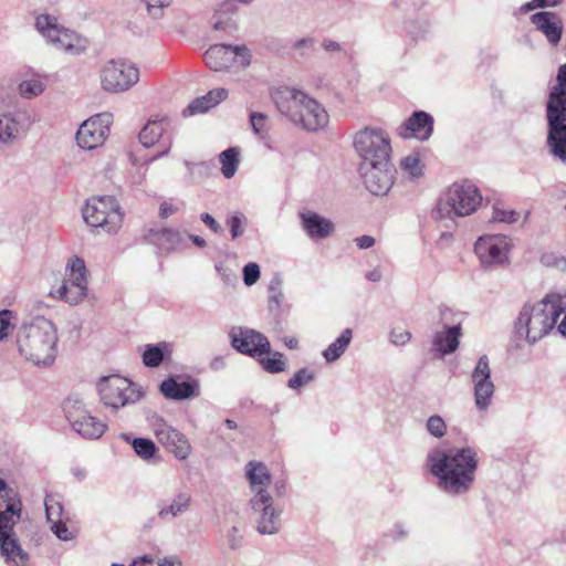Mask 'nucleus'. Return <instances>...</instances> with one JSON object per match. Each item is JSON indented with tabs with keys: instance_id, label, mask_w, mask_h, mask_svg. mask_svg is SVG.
Wrapping results in <instances>:
<instances>
[{
	"instance_id": "nucleus-1",
	"label": "nucleus",
	"mask_w": 566,
	"mask_h": 566,
	"mask_svg": "<svg viewBox=\"0 0 566 566\" xmlns=\"http://www.w3.org/2000/svg\"><path fill=\"white\" fill-rule=\"evenodd\" d=\"M478 464V453L471 447L434 448L427 457L439 490L450 496L464 495L472 489Z\"/></svg>"
},
{
	"instance_id": "nucleus-2",
	"label": "nucleus",
	"mask_w": 566,
	"mask_h": 566,
	"mask_svg": "<svg viewBox=\"0 0 566 566\" xmlns=\"http://www.w3.org/2000/svg\"><path fill=\"white\" fill-rule=\"evenodd\" d=\"M562 313L564 303L558 293H548L537 302H526L514 321V333L517 338L535 345L555 328Z\"/></svg>"
},
{
	"instance_id": "nucleus-3",
	"label": "nucleus",
	"mask_w": 566,
	"mask_h": 566,
	"mask_svg": "<svg viewBox=\"0 0 566 566\" xmlns=\"http://www.w3.org/2000/svg\"><path fill=\"white\" fill-rule=\"evenodd\" d=\"M271 97L282 115L307 132H317L328 124L324 106L300 90L280 86L271 92Z\"/></svg>"
},
{
	"instance_id": "nucleus-4",
	"label": "nucleus",
	"mask_w": 566,
	"mask_h": 566,
	"mask_svg": "<svg viewBox=\"0 0 566 566\" xmlns=\"http://www.w3.org/2000/svg\"><path fill=\"white\" fill-rule=\"evenodd\" d=\"M57 332L54 324L36 316L24 322L17 333L19 354L29 363L39 366H51L56 357Z\"/></svg>"
},
{
	"instance_id": "nucleus-5",
	"label": "nucleus",
	"mask_w": 566,
	"mask_h": 566,
	"mask_svg": "<svg viewBox=\"0 0 566 566\" xmlns=\"http://www.w3.org/2000/svg\"><path fill=\"white\" fill-rule=\"evenodd\" d=\"M21 517L18 494L0 479V554L8 564L25 566L29 555L14 536L13 527Z\"/></svg>"
},
{
	"instance_id": "nucleus-6",
	"label": "nucleus",
	"mask_w": 566,
	"mask_h": 566,
	"mask_svg": "<svg viewBox=\"0 0 566 566\" xmlns=\"http://www.w3.org/2000/svg\"><path fill=\"white\" fill-rule=\"evenodd\" d=\"M482 196L475 185L470 181L454 182L439 198L432 210L436 220H451L455 217L472 214L481 205Z\"/></svg>"
},
{
	"instance_id": "nucleus-7",
	"label": "nucleus",
	"mask_w": 566,
	"mask_h": 566,
	"mask_svg": "<svg viewBox=\"0 0 566 566\" xmlns=\"http://www.w3.org/2000/svg\"><path fill=\"white\" fill-rule=\"evenodd\" d=\"M88 292V277L85 262L80 256L67 260L65 274L57 286L52 287L50 295L70 305L81 303Z\"/></svg>"
},
{
	"instance_id": "nucleus-8",
	"label": "nucleus",
	"mask_w": 566,
	"mask_h": 566,
	"mask_svg": "<svg viewBox=\"0 0 566 566\" xmlns=\"http://www.w3.org/2000/svg\"><path fill=\"white\" fill-rule=\"evenodd\" d=\"M354 148L360 158L359 165L391 161L389 135L381 128L365 127L354 137Z\"/></svg>"
},
{
	"instance_id": "nucleus-9",
	"label": "nucleus",
	"mask_w": 566,
	"mask_h": 566,
	"mask_svg": "<svg viewBox=\"0 0 566 566\" xmlns=\"http://www.w3.org/2000/svg\"><path fill=\"white\" fill-rule=\"evenodd\" d=\"M36 31L56 50L70 55H80L87 50V41L74 31L65 29L57 23L51 14H39L35 18Z\"/></svg>"
},
{
	"instance_id": "nucleus-10",
	"label": "nucleus",
	"mask_w": 566,
	"mask_h": 566,
	"mask_svg": "<svg viewBox=\"0 0 566 566\" xmlns=\"http://www.w3.org/2000/svg\"><path fill=\"white\" fill-rule=\"evenodd\" d=\"M85 222L106 233H116L123 223V213L116 199L112 196H96L87 199L83 208Z\"/></svg>"
},
{
	"instance_id": "nucleus-11",
	"label": "nucleus",
	"mask_w": 566,
	"mask_h": 566,
	"mask_svg": "<svg viewBox=\"0 0 566 566\" xmlns=\"http://www.w3.org/2000/svg\"><path fill=\"white\" fill-rule=\"evenodd\" d=\"M99 84L107 93L119 94L134 87L140 77L139 69L125 59H111L98 71Z\"/></svg>"
},
{
	"instance_id": "nucleus-12",
	"label": "nucleus",
	"mask_w": 566,
	"mask_h": 566,
	"mask_svg": "<svg viewBox=\"0 0 566 566\" xmlns=\"http://www.w3.org/2000/svg\"><path fill=\"white\" fill-rule=\"evenodd\" d=\"M97 390L104 406L113 410H118L140 399V391L137 387L119 375L103 377L97 384Z\"/></svg>"
},
{
	"instance_id": "nucleus-13",
	"label": "nucleus",
	"mask_w": 566,
	"mask_h": 566,
	"mask_svg": "<svg viewBox=\"0 0 566 566\" xmlns=\"http://www.w3.org/2000/svg\"><path fill=\"white\" fill-rule=\"evenodd\" d=\"M249 505L259 534L274 535L280 532L283 507L275 503L272 495L250 497Z\"/></svg>"
},
{
	"instance_id": "nucleus-14",
	"label": "nucleus",
	"mask_w": 566,
	"mask_h": 566,
	"mask_svg": "<svg viewBox=\"0 0 566 566\" xmlns=\"http://www.w3.org/2000/svg\"><path fill=\"white\" fill-rule=\"evenodd\" d=\"M473 385V398L475 408L480 412H485L493 403L495 385L491 378L490 359L482 355L471 373Z\"/></svg>"
},
{
	"instance_id": "nucleus-15",
	"label": "nucleus",
	"mask_w": 566,
	"mask_h": 566,
	"mask_svg": "<svg viewBox=\"0 0 566 566\" xmlns=\"http://www.w3.org/2000/svg\"><path fill=\"white\" fill-rule=\"evenodd\" d=\"M231 346L249 357H261L271 353V344L262 333L242 326H233L229 332Z\"/></svg>"
},
{
	"instance_id": "nucleus-16",
	"label": "nucleus",
	"mask_w": 566,
	"mask_h": 566,
	"mask_svg": "<svg viewBox=\"0 0 566 566\" xmlns=\"http://www.w3.org/2000/svg\"><path fill=\"white\" fill-rule=\"evenodd\" d=\"M365 188L374 196L387 195L395 182L396 169L391 161L358 165Z\"/></svg>"
},
{
	"instance_id": "nucleus-17",
	"label": "nucleus",
	"mask_w": 566,
	"mask_h": 566,
	"mask_svg": "<svg viewBox=\"0 0 566 566\" xmlns=\"http://www.w3.org/2000/svg\"><path fill=\"white\" fill-rule=\"evenodd\" d=\"M31 123L23 109H0V148L10 147L25 136Z\"/></svg>"
},
{
	"instance_id": "nucleus-18",
	"label": "nucleus",
	"mask_w": 566,
	"mask_h": 566,
	"mask_svg": "<svg viewBox=\"0 0 566 566\" xmlns=\"http://www.w3.org/2000/svg\"><path fill=\"white\" fill-rule=\"evenodd\" d=\"M509 239L492 234L480 237L474 244V252L483 266L502 265L509 261Z\"/></svg>"
},
{
	"instance_id": "nucleus-19",
	"label": "nucleus",
	"mask_w": 566,
	"mask_h": 566,
	"mask_svg": "<svg viewBox=\"0 0 566 566\" xmlns=\"http://www.w3.org/2000/svg\"><path fill=\"white\" fill-rule=\"evenodd\" d=\"M112 115L102 113L85 120L76 133L77 145L83 149H94L101 146L109 134Z\"/></svg>"
},
{
	"instance_id": "nucleus-20",
	"label": "nucleus",
	"mask_w": 566,
	"mask_h": 566,
	"mask_svg": "<svg viewBox=\"0 0 566 566\" xmlns=\"http://www.w3.org/2000/svg\"><path fill=\"white\" fill-rule=\"evenodd\" d=\"M151 428L156 439L167 451L179 460L188 458L191 447L180 431L166 423L161 418H155Z\"/></svg>"
},
{
	"instance_id": "nucleus-21",
	"label": "nucleus",
	"mask_w": 566,
	"mask_h": 566,
	"mask_svg": "<svg viewBox=\"0 0 566 566\" xmlns=\"http://www.w3.org/2000/svg\"><path fill=\"white\" fill-rule=\"evenodd\" d=\"M252 54L247 45L214 43V72L228 69L244 70L251 64Z\"/></svg>"
},
{
	"instance_id": "nucleus-22",
	"label": "nucleus",
	"mask_w": 566,
	"mask_h": 566,
	"mask_svg": "<svg viewBox=\"0 0 566 566\" xmlns=\"http://www.w3.org/2000/svg\"><path fill=\"white\" fill-rule=\"evenodd\" d=\"M532 24L539 31L549 43L551 46L556 48L563 36V22L560 17L553 11H538L530 18Z\"/></svg>"
},
{
	"instance_id": "nucleus-23",
	"label": "nucleus",
	"mask_w": 566,
	"mask_h": 566,
	"mask_svg": "<svg viewBox=\"0 0 566 566\" xmlns=\"http://www.w3.org/2000/svg\"><path fill=\"white\" fill-rule=\"evenodd\" d=\"M397 132L402 138L427 140L433 133V117L424 111H416L398 127Z\"/></svg>"
},
{
	"instance_id": "nucleus-24",
	"label": "nucleus",
	"mask_w": 566,
	"mask_h": 566,
	"mask_svg": "<svg viewBox=\"0 0 566 566\" xmlns=\"http://www.w3.org/2000/svg\"><path fill=\"white\" fill-rule=\"evenodd\" d=\"M547 144L552 154L566 165V114H546Z\"/></svg>"
},
{
	"instance_id": "nucleus-25",
	"label": "nucleus",
	"mask_w": 566,
	"mask_h": 566,
	"mask_svg": "<svg viewBox=\"0 0 566 566\" xmlns=\"http://www.w3.org/2000/svg\"><path fill=\"white\" fill-rule=\"evenodd\" d=\"M244 470L250 497L272 495L269 491V486L272 483V475L265 463L252 460L245 464Z\"/></svg>"
},
{
	"instance_id": "nucleus-26",
	"label": "nucleus",
	"mask_w": 566,
	"mask_h": 566,
	"mask_svg": "<svg viewBox=\"0 0 566 566\" xmlns=\"http://www.w3.org/2000/svg\"><path fill=\"white\" fill-rule=\"evenodd\" d=\"M302 229L312 240H323L328 238L335 230L332 220L321 216L315 211H303L298 213Z\"/></svg>"
},
{
	"instance_id": "nucleus-27",
	"label": "nucleus",
	"mask_w": 566,
	"mask_h": 566,
	"mask_svg": "<svg viewBox=\"0 0 566 566\" xmlns=\"http://www.w3.org/2000/svg\"><path fill=\"white\" fill-rule=\"evenodd\" d=\"M461 325L444 326L440 332H437L432 338V350L439 354L440 357L454 353L460 343Z\"/></svg>"
},
{
	"instance_id": "nucleus-28",
	"label": "nucleus",
	"mask_w": 566,
	"mask_h": 566,
	"mask_svg": "<svg viewBox=\"0 0 566 566\" xmlns=\"http://www.w3.org/2000/svg\"><path fill=\"white\" fill-rule=\"evenodd\" d=\"M554 85L546 103V114H566V64L558 67Z\"/></svg>"
},
{
	"instance_id": "nucleus-29",
	"label": "nucleus",
	"mask_w": 566,
	"mask_h": 566,
	"mask_svg": "<svg viewBox=\"0 0 566 566\" xmlns=\"http://www.w3.org/2000/svg\"><path fill=\"white\" fill-rule=\"evenodd\" d=\"M197 387L196 381H178L175 377H168L159 385V391L166 399L185 400L196 396Z\"/></svg>"
},
{
	"instance_id": "nucleus-30",
	"label": "nucleus",
	"mask_w": 566,
	"mask_h": 566,
	"mask_svg": "<svg viewBox=\"0 0 566 566\" xmlns=\"http://www.w3.org/2000/svg\"><path fill=\"white\" fill-rule=\"evenodd\" d=\"M191 504V495L187 492L177 493L170 502H161L157 504L158 517L161 520H170L186 513Z\"/></svg>"
},
{
	"instance_id": "nucleus-31",
	"label": "nucleus",
	"mask_w": 566,
	"mask_h": 566,
	"mask_svg": "<svg viewBox=\"0 0 566 566\" xmlns=\"http://www.w3.org/2000/svg\"><path fill=\"white\" fill-rule=\"evenodd\" d=\"M202 146L195 144L189 153V159L185 161L193 180H202L210 175V166L207 161L202 160Z\"/></svg>"
},
{
	"instance_id": "nucleus-32",
	"label": "nucleus",
	"mask_w": 566,
	"mask_h": 566,
	"mask_svg": "<svg viewBox=\"0 0 566 566\" xmlns=\"http://www.w3.org/2000/svg\"><path fill=\"white\" fill-rule=\"evenodd\" d=\"M171 353L172 347L169 343L148 344L142 355L143 364L150 368L158 367L165 359L170 358Z\"/></svg>"
},
{
	"instance_id": "nucleus-33",
	"label": "nucleus",
	"mask_w": 566,
	"mask_h": 566,
	"mask_svg": "<svg viewBox=\"0 0 566 566\" xmlns=\"http://www.w3.org/2000/svg\"><path fill=\"white\" fill-rule=\"evenodd\" d=\"M73 430L85 439H98L105 430L106 424L88 413L72 426Z\"/></svg>"
},
{
	"instance_id": "nucleus-34",
	"label": "nucleus",
	"mask_w": 566,
	"mask_h": 566,
	"mask_svg": "<svg viewBox=\"0 0 566 566\" xmlns=\"http://www.w3.org/2000/svg\"><path fill=\"white\" fill-rule=\"evenodd\" d=\"M352 339L353 329L345 328L340 335L323 350L322 356L327 363L338 360L350 345Z\"/></svg>"
},
{
	"instance_id": "nucleus-35",
	"label": "nucleus",
	"mask_w": 566,
	"mask_h": 566,
	"mask_svg": "<svg viewBox=\"0 0 566 566\" xmlns=\"http://www.w3.org/2000/svg\"><path fill=\"white\" fill-rule=\"evenodd\" d=\"M63 411L71 426L90 413V411L86 409V403L80 394H71L64 400Z\"/></svg>"
},
{
	"instance_id": "nucleus-36",
	"label": "nucleus",
	"mask_w": 566,
	"mask_h": 566,
	"mask_svg": "<svg viewBox=\"0 0 566 566\" xmlns=\"http://www.w3.org/2000/svg\"><path fill=\"white\" fill-rule=\"evenodd\" d=\"M158 244L166 250H179L188 245L190 234L174 229H164L157 233Z\"/></svg>"
},
{
	"instance_id": "nucleus-37",
	"label": "nucleus",
	"mask_w": 566,
	"mask_h": 566,
	"mask_svg": "<svg viewBox=\"0 0 566 566\" xmlns=\"http://www.w3.org/2000/svg\"><path fill=\"white\" fill-rule=\"evenodd\" d=\"M255 0H221L218 8L214 9V15L226 17L227 21H231L239 11V4L249 6ZM228 22L221 20L214 21V30L223 29Z\"/></svg>"
},
{
	"instance_id": "nucleus-38",
	"label": "nucleus",
	"mask_w": 566,
	"mask_h": 566,
	"mask_svg": "<svg viewBox=\"0 0 566 566\" xmlns=\"http://www.w3.org/2000/svg\"><path fill=\"white\" fill-rule=\"evenodd\" d=\"M219 163L221 165V174L224 178H232L239 167L240 164V148L239 147H229L219 154Z\"/></svg>"
},
{
	"instance_id": "nucleus-39",
	"label": "nucleus",
	"mask_w": 566,
	"mask_h": 566,
	"mask_svg": "<svg viewBox=\"0 0 566 566\" xmlns=\"http://www.w3.org/2000/svg\"><path fill=\"white\" fill-rule=\"evenodd\" d=\"M165 129L166 122L164 119L150 120L140 130L139 142L143 144V146L149 148L160 139Z\"/></svg>"
},
{
	"instance_id": "nucleus-40",
	"label": "nucleus",
	"mask_w": 566,
	"mask_h": 566,
	"mask_svg": "<svg viewBox=\"0 0 566 566\" xmlns=\"http://www.w3.org/2000/svg\"><path fill=\"white\" fill-rule=\"evenodd\" d=\"M212 108V91L207 92L206 95L192 99L187 107L182 109L184 117L196 116L205 114Z\"/></svg>"
},
{
	"instance_id": "nucleus-41",
	"label": "nucleus",
	"mask_w": 566,
	"mask_h": 566,
	"mask_svg": "<svg viewBox=\"0 0 566 566\" xmlns=\"http://www.w3.org/2000/svg\"><path fill=\"white\" fill-rule=\"evenodd\" d=\"M316 40L313 36L298 39L291 46V56L295 60L308 57L315 50Z\"/></svg>"
},
{
	"instance_id": "nucleus-42",
	"label": "nucleus",
	"mask_w": 566,
	"mask_h": 566,
	"mask_svg": "<svg viewBox=\"0 0 566 566\" xmlns=\"http://www.w3.org/2000/svg\"><path fill=\"white\" fill-rule=\"evenodd\" d=\"M19 94L24 98H33L45 90V82L40 77L24 80L19 84Z\"/></svg>"
},
{
	"instance_id": "nucleus-43",
	"label": "nucleus",
	"mask_w": 566,
	"mask_h": 566,
	"mask_svg": "<svg viewBox=\"0 0 566 566\" xmlns=\"http://www.w3.org/2000/svg\"><path fill=\"white\" fill-rule=\"evenodd\" d=\"M175 0H140L145 6L147 15L153 20H160L165 17L166 10L169 9Z\"/></svg>"
},
{
	"instance_id": "nucleus-44",
	"label": "nucleus",
	"mask_w": 566,
	"mask_h": 566,
	"mask_svg": "<svg viewBox=\"0 0 566 566\" xmlns=\"http://www.w3.org/2000/svg\"><path fill=\"white\" fill-rule=\"evenodd\" d=\"M132 447L136 454L145 461L150 460L157 451L156 444L153 442V440L147 438L133 439Z\"/></svg>"
},
{
	"instance_id": "nucleus-45",
	"label": "nucleus",
	"mask_w": 566,
	"mask_h": 566,
	"mask_svg": "<svg viewBox=\"0 0 566 566\" xmlns=\"http://www.w3.org/2000/svg\"><path fill=\"white\" fill-rule=\"evenodd\" d=\"M262 368L270 374H279L287 368V363L282 353L275 352L272 357L261 358Z\"/></svg>"
},
{
	"instance_id": "nucleus-46",
	"label": "nucleus",
	"mask_w": 566,
	"mask_h": 566,
	"mask_svg": "<svg viewBox=\"0 0 566 566\" xmlns=\"http://www.w3.org/2000/svg\"><path fill=\"white\" fill-rule=\"evenodd\" d=\"M400 169L411 178H418L423 174V164L418 155L411 154L400 160Z\"/></svg>"
},
{
	"instance_id": "nucleus-47",
	"label": "nucleus",
	"mask_w": 566,
	"mask_h": 566,
	"mask_svg": "<svg viewBox=\"0 0 566 566\" xmlns=\"http://www.w3.org/2000/svg\"><path fill=\"white\" fill-rule=\"evenodd\" d=\"M384 535L395 543L405 542L410 535V526L405 521H396Z\"/></svg>"
},
{
	"instance_id": "nucleus-48",
	"label": "nucleus",
	"mask_w": 566,
	"mask_h": 566,
	"mask_svg": "<svg viewBox=\"0 0 566 566\" xmlns=\"http://www.w3.org/2000/svg\"><path fill=\"white\" fill-rule=\"evenodd\" d=\"M226 223L229 227L231 238L237 239L245 230L247 218L242 212L235 211L229 214Z\"/></svg>"
},
{
	"instance_id": "nucleus-49",
	"label": "nucleus",
	"mask_w": 566,
	"mask_h": 566,
	"mask_svg": "<svg viewBox=\"0 0 566 566\" xmlns=\"http://www.w3.org/2000/svg\"><path fill=\"white\" fill-rule=\"evenodd\" d=\"M539 262L543 266L553 268L558 271H566V256L558 252L547 251L542 253Z\"/></svg>"
},
{
	"instance_id": "nucleus-50",
	"label": "nucleus",
	"mask_w": 566,
	"mask_h": 566,
	"mask_svg": "<svg viewBox=\"0 0 566 566\" xmlns=\"http://www.w3.org/2000/svg\"><path fill=\"white\" fill-rule=\"evenodd\" d=\"M313 380L314 373L308 368H301L287 380V387L297 390Z\"/></svg>"
},
{
	"instance_id": "nucleus-51",
	"label": "nucleus",
	"mask_w": 566,
	"mask_h": 566,
	"mask_svg": "<svg viewBox=\"0 0 566 566\" xmlns=\"http://www.w3.org/2000/svg\"><path fill=\"white\" fill-rule=\"evenodd\" d=\"M266 122H268V116L263 113L252 112L250 114V124H251L252 130L260 138H265L268 136L269 129H268Z\"/></svg>"
},
{
	"instance_id": "nucleus-52",
	"label": "nucleus",
	"mask_w": 566,
	"mask_h": 566,
	"mask_svg": "<svg viewBox=\"0 0 566 566\" xmlns=\"http://www.w3.org/2000/svg\"><path fill=\"white\" fill-rule=\"evenodd\" d=\"M427 431L434 438L440 439L447 433V424L441 416L433 415L427 419Z\"/></svg>"
},
{
	"instance_id": "nucleus-53",
	"label": "nucleus",
	"mask_w": 566,
	"mask_h": 566,
	"mask_svg": "<svg viewBox=\"0 0 566 566\" xmlns=\"http://www.w3.org/2000/svg\"><path fill=\"white\" fill-rule=\"evenodd\" d=\"M243 282L247 286H252L258 282L260 279V266L254 263L250 262L243 266Z\"/></svg>"
},
{
	"instance_id": "nucleus-54",
	"label": "nucleus",
	"mask_w": 566,
	"mask_h": 566,
	"mask_svg": "<svg viewBox=\"0 0 566 566\" xmlns=\"http://www.w3.org/2000/svg\"><path fill=\"white\" fill-rule=\"evenodd\" d=\"M492 218L496 222L514 223L518 219V213L515 210H505L495 206Z\"/></svg>"
},
{
	"instance_id": "nucleus-55",
	"label": "nucleus",
	"mask_w": 566,
	"mask_h": 566,
	"mask_svg": "<svg viewBox=\"0 0 566 566\" xmlns=\"http://www.w3.org/2000/svg\"><path fill=\"white\" fill-rule=\"evenodd\" d=\"M390 342L396 346L406 345L411 339V333L401 327L391 329L389 334Z\"/></svg>"
},
{
	"instance_id": "nucleus-56",
	"label": "nucleus",
	"mask_w": 566,
	"mask_h": 566,
	"mask_svg": "<svg viewBox=\"0 0 566 566\" xmlns=\"http://www.w3.org/2000/svg\"><path fill=\"white\" fill-rule=\"evenodd\" d=\"M12 315L10 310L0 311V340H4L9 336Z\"/></svg>"
},
{
	"instance_id": "nucleus-57",
	"label": "nucleus",
	"mask_w": 566,
	"mask_h": 566,
	"mask_svg": "<svg viewBox=\"0 0 566 566\" xmlns=\"http://www.w3.org/2000/svg\"><path fill=\"white\" fill-rule=\"evenodd\" d=\"M282 281L280 279H275L271 282L269 286L270 292V301L280 306L281 301L283 298V292L281 289Z\"/></svg>"
},
{
	"instance_id": "nucleus-58",
	"label": "nucleus",
	"mask_w": 566,
	"mask_h": 566,
	"mask_svg": "<svg viewBox=\"0 0 566 566\" xmlns=\"http://www.w3.org/2000/svg\"><path fill=\"white\" fill-rule=\"evenodd\" d=\"M52 523V531L53 533L62 541H70L72 539V533L69 531L67 526L62 523L60 520L53 521Z\"/></svg>"
},
{
	"instance_id": "nucleus-59",
	"label": "nucleus",
	"mask_w": 566,
	"mask_h": 566,
	"mask_svg": "<svg viewBox=\"0 0 566 566\" xmlns=\"http://www.w3.org/2000/svg\"><path fill=\"white\" fill-rule=\"evenodd\" d=\"M227 538H228V545L231 549H238L242 546L243 536L241 535L240 531L235 526L231 527L228 531Z\"/></svg>"
},
{
	"instance_id": "nucleus-60",
	"label": "nucleus",
	"mask_w": 566,
	"mask_h": 566,
	"mask_svg": "<svg viewBox=\"0 0 566 566\" xmlns=\"http://www.w3.org/2000/svg\"><path fill=\"white\" fill-rule=\"evenodd\" d=\"M46 517L50 522L59 520L62 506L59 502L45 501Z\"/></svg>"
},
{
	"instance_id": "nucleus-61",
	"label": "nucleus",
	"mask_w": 566,
	"mask_h": 566,
	"mask_svg": "<svg viewBox=\"0 0 566 566\" xmlns=\"http://www.w3.org/2000/svg\"><path fill=\"white\" fill-rule=\"evenodd\" d=\"M273 490L277 497H283L287 492V481L285 478L281 476L275 479L273 482Z\"/></svg>"
},
{
	"instance_id": "nucleus-62",
	"label": "nucleus",
	"mask_w": 566,
	"mask_h": 566,
	"mask_svg": "<svg viewBox=\"0 0 566 566\" xmlns=\"http://www.w3.org/2000/svg\"><path fill=\"white\" fill-rule=\"evenodd\" d=\"M354 241H355L356 245L361 250L369 249V248L374 247L375 242H376L371 235H367V234L357 237V238H355Z\"/></svg>"
},
{
	"instance_id": "nucleus-63",
	"label": "nucleus",
	"mask_w": 566,
	"mask_h": 566,
	"mask_svg": "<svg viewBox=\"0 0 566 566\" xmlns=\"http://www.w3.org/2000/svg\"><path fill=\"white\" fill-rule=\"evenodd\" d=\"M322 46L325 51L327 52H337V51H340V45L339 43H337L336 41H333V40H329V39H325L323 42H322Z\"/></svg>"
},
{
	"instance_id": "nucleus-64",
	"label": "nucleus",
	"mask_w": 566,
	"mask_h": 566,
	"mask_svg": "<svg viewBox=\"0 0 566 566\" xmlns=\"http://www.w3.org/2000/svg\"><path fill=\"white\" fill-rule=\"evenodd\" d=\"M154 559L148 555H144L137 559H134L129 566H153Z\"/></svg>"
}]
</instances>
